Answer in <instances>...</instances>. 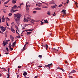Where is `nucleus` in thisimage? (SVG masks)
<instances>
[{
    "instance_id": "ddd939ff",
    "label": "nucleus",
    "mask_w": 78,
    "mask_h": 78,
    "mask_svg": "<svg viewBox=\"0 0 78 78\" xmlns=\"http://www.w3.org/2000/svg\"><path fill=\"white\" fill-rule=\"evenodd\" d=\"M28 19H27V18H24L23 21L24 22H28Z\"/></svg>"
},
{
    "instance_id": "f3484780",
    "label": "nucleus",
    "mask_w": 78,
    "mask_h": 78,
    "mask_svg": "<svg viewBox=\"0 0 78 78\" xmlns=\"http://www.w3.org/2000/svg\"><path fill=\"white\" fill-rule=\"evenodd\" d=\"M10 12L11 13H13V12H14V10L13 9H11L10 10Z\"/></svg>"
},
{
    "instance_id": "c03bdc74",
    "label": "nucleus",
    "mask_w": 78,
    "mask_h": 78,
    "mask_svg": "<svg viewBox=\"0 0 78 78\" xmlns=\"http://www.w3.org/2000/svg\"><path fill=\"white\" fill-rule=\"evenodd\" d=\"M68 77H69V78H72V77L70 76H69Z\"/></svg>"
},
{
    "instance_id": "a878e982",
    "label": "nucleus",
    "mask_w": 78,
    "mask_h": 78,
    "mask_svg": "<svg viewBox=\"0 0 78 78\" xmlns=\"http://www.w3.org/2000/svg\"><path fill=\"white\" fill-rule=\"evenodd\" d=\"M47 14H48V15H50L51 14L50 12H47Z\"/></svg>"
},
{
    "instance_id": "f704fd0d",
    "label": "nucleus",
    "mask_w": 78,
    "mask_h": 78,
    "mask_svg": "<svg viewBox=\"0 0 78 78\" xmlns=\"http://www.w3.org/2000/svg\"><path fill=\"white\" fill-rule=\"evenodd\" d=\"M6 28L7 29H8V30H11V28H9L8 27H6Z\"/></svg>"
},
{
    "instance_id": "aec40b11",
    "label": "nucleus",
    "mask_w": 78,
    "mask_h": 78,
    "mask_svg": "<svg viewBox=\"0 0 78 78\" xmlns=\"http://www.w3.org/2000/svg\"><path fill=\"white\" fill-rule=\"evenodd\" d=\"M34 9H36V10H40L41 9V8H36Z\"/></svg>"
},
{
    "instance_id": "338daca9",
    "label": "nucleus",
    "mask_w": 78,
    "mask_h": 78,
    "mask_svg": "<svg viewBox=\"0 0 78 78\" xmlns=\"http://www.w3.org/2000/svg\"><path fill=\"white\" fill-rule=\"evenodd\" d=\"M21 7V6L20 5L18 6V8H20Z\"/></svg>"
},
{
    "instance_id": "a211bd4d",
    "label": "nucleus",
    "mask_w": 78,
    "mask_h": 78,
    "mask_svg": "<svg viewBox=\"0 0 78 78\" xmlns=\"http://www.w3.org/2000/svg\"><path fill=\"white\" fill-rule=\"evenodd\" d=\"M10 38L11 39H12V40H14V38L12 37V36L10 35Z\"/></svg>"
},
{
    "instance_id": "20e7f679",
    "label": "nucleus",
    "mask_w": 78,
    "mask_h": 78,
    "mask_svg": "<svg viewBox=\"0 0 78 78\" xmlns=\"http://www.w3.org/2000/svg\"><path fill=\"white\" fill-rule=\"evenodd\" d=\"M10 30L11 31H12L13 32V33H16V31L14 29V27H11Z\"/></svg>"
},
{
    "instance_id": "f257e3e1",
    "label": "nucleus",
    "mask_w": 78,
    "mask_h": 78,
    "mask_svg": "<svg viewBox=\"0 0 78 78\" xmlns=\"http://www.w3.org/2000/svg\"><path fill=\"white\" fill-rule=\"evenodd\" d=\"M14 18L16 23L18 24V26H19V25H20V18L22 17V14L18 13L16 14H14Z\"/></svg>"
},
{
    "instance_id": "e2e57ef3",
    "label": "nucleus",
    "mask_w": 78,
    "mask_h": 78,
    "mask_svg": "<svg viewBox=\"0 0 78 78\" xmlns=\"http://www.w3.org/2000/svg\"><path fill=\"white\" fill-rule=\"evenodd\" d=\"M38 67H42V66H39Z\"/></svg>"
},
{
    "instance_id": "bf43d9fd",
    "label": "nucleus",
    "mask_w": 78,
    "mask_h": 78,
    "mask_svg": "<svg viewBox=\"0 0 78 78\" xmlns=\"http://www.w3.org/2000/svg\"><path fill=\"white\" fill-rule=\"evenodd\" d=\"M5 43H6V44H8V41H6L5 42Z\"/></svg>"
},
{
    "instance_id": "6e6552de",
    "label": "nucleus",
    "mask_w": 78,
    "mask_h": 78,
    "mask_svg": "<svg viewBox=\"0 0 78 78\" xmlns=\"http://www.w3.org/2000/svg\"><path fill=\"white\" fill-rule=\"evenodd\" d=\"M27 46V44L26 43L25 44L23 49L21 50V51H24V50H25V47Z\"/></svg>"
},
{
    "instance_id": "603ef678",
    "label": "nucleus",
    "mask_w": 78,
    "mask_h": 78,
    "mask_svg": "<svg viewBox=\"0 0 78 78\" xmlns=\"http://www.w3.org/2000/svg\"><path fill=\"white\" fill-rule=\"evenodd\" d=\"M58 69H59L60 70H61V68H60V67H58L57 68Z\"/></svg>"
},
{
    "instance_id": "09e8293b",
    "label": "nucleus",
    "mask_w": 78,
    "mask_h": 78,
    "mask_svg": "<svg viewBox=\"0 0 78 78\" xmlns=\"http://www.w3.org/2000/svg\"><path fill=\"white\" fill-rule=\"evenodd\" d=\"M61 70H62V71L63 72H64V69H63L61 68Z\"/></svg>"
},
{
    "instance_id": "3c124183",
    "label": "nucleus",
    "mask_w": 78,
    "mask_h": 78,
    "mask_svg": "<svg viewBox=\"0 0 78 78\" xmlns=\"http://www.w3.org/2000/svg\"><path fill=\"white\" fill-rule=\"evenodd\" d=\"M17 78H19V75H17V73H16Z\"/></svg>"
},
{
    "instance_id": "774afa93",
    "label": "nucleus",
    "mask_w": 78,
    "mask_h": 78,
    "mask_svg": "<svg viewBox=\"0 0 78 78\" xmlns=\"http://www.w3.org/2000/svg\"><path fill=\"white\" fill-rule=\"evenodd\" d=\"M65 63L66 64H67V63H68V62H67V61H66L65 62Z\"/></svg>"
},
{
    "instance_id": "79ce46f5",
    "label": "nucleus",
    "mask_w": 78,
    "mask_h": 78,
    "mask_svg": "<svg viewBox=\"0 0 78 78\" xmlns=\"http://www.w3.org/2000/svg\"><path fill=\"white\" fill-rule=\"evenodd\" d=\"M76 8H78V5H76Z\"/></svg>"
},
{
    "instance_id": "0e129e2a",
    "label": "nucleus",
    "mask_w": 78,
    "mask_h": 78,
    "mask_svg": "<svg viewBox=\"0 0 78 78\" xmlns=\"http://www.w3.org/2000/svg\"><path fill=\"white\" fill-rule=\"evenodd\" d=\"M9 1H10V0H9L7 1L6 2H7V3H8V2H9Z\"/></svg>"
},
{
    "instance_id": "ea45409f",
    "label": "nucleus",
    "mask_w": 78,
    "mask_h": 78,
    "mask_svg": "<svg viewBox=\"0 0 78 78\" xmlns=\"http://www.w3.org/2000/svg\"><path fill=\"white\" fill-rule=\"evenodd\" d=\"M25 28V26H24V27H23L22 30H24Z\"/></svg>"
},
{
    "instance_id": "4d7b16f0",
    "label": "nucleus",
    "mask_w": 78,
    "mask_h": 78,
    "mask_svg": "<svg viewBox=\"0 0 78 78\" xmlns=\"http://www.w3.org/2000/svg\"><path fill=\"white\" fill-rule=\"evenodd\" d=\"M41 3H44V4H46V2H41Z\"/></svg>"
},
{
    "instance_id": "2f4dec72",
    "label": "nucleus",
    "mask_w": 78,
    "mask_h": 78,
    "mask_svg": "<svg viewBox=\"0 0 78 78\" xmlns=\"http://www.w3.org/2000/svg\"><path fill=\"white\" fill-rule=\"evenodd\" d=\"M36 12H37V11H34L33 12V14H36Z\"/></svg>"
},
{
    "instance_id": "cd10ccee",
    "label": "nucleus",
    "mask_w": 78,
    "mask_h": 78,
    "mask_svg": "<svg viewBox=\"0 0 78 78\" xmlns=\"http://www.w3.org/2000/svg\"><path fill=\"white\" fill-rule=\"evenodd\" d=\"M11 43H10L9 45V48L11 49Z\"/></svg>"
},
{
    "instance_id": "f03ea898",
    "label": "nucleus",
    "mask_w": 78,
    "mask_h": 78,
    "mask_svg": "<svg viewBox=\"0 0 78 78\" xmlns=\"http://www.w3.org/2000/svg\"><path fill=\"white\" fill-rule=\"evenodd\" d=\"M27 19L28 20H29V21H32V22H39V21H36L30 18V17H27Z\"/></svg>"
},
{
    "instance_id": "4c0bfd02",
    "label": "nucleus",
    "mask_w": 78,
    "mask_h": 78,
    "mask_svg": "<svg viewBox=\"0 0 78 78\" xmlns=\"http://www.w3.org/2000/svg\"><path fill=\"white\" fill-rule=\"evenodd\" d=\"M38 57L39 58H41V57H42V55H39V56H38Z\"/></svg>"
},
{
    "instance_id": "bb28decb",
    "label": "nucleus",
    "mask_w": 78,
    "mask_h": 78,
    "mask_svg": "<svg viewBox=\"0 0 78 78\" xmlns=\"http://www.w3.org/2000/svg\"><path fill=\"white\" fill-rule=\"evenodd\" d=\"M55 1H52V2H51L50 3V4H55Z\"/></svg>"
},
{
    "instance_id": "5fc2aeb1",
    "label": "nucleus",
    "mask_w": 78,
    "mask_h": 78,
    "mask_svg": "<svg viewBox=\"0 0 78 78\" xmlns=\"http://www.w3.org/2000/svg\"><path fill=\"white\" fill-rule=\"evenodd\" d=\"M9 53L7 52V53H5V54H6V55H8V54H9Z\"/></svg>"
},
{
    "instance_id": "c756f323",
    "label": "nucleus",
    "mask_w": 78,
    "mask_h": 78,
    "mask_svg": "<svg viewBox=\"0 0 78 78\" xmlns=\"http://www.w3.org/2000/svg\"><path fill=\"white\" fill-rule=\"evenodd\" d=\"M6 48L7 51H9V49H8V48H7V47H6V48Z\"/></svg>"
},
{
    "instance_id": "864d4df0",
    "label": "nucleus",
    "mask_w": 78,
    "mask_h": 78,
    "mask_svg": "<svg viewBox=\"0 0 78 78\" xmlns=\"http://www.w3.org/2000/svg\"><path fill=\"white\" fill-rule=\"evenodd\" d=\"M38 76H36L34 78H37Z\"/></svg>"
},
{
    "instance_id": "1a4fd4ad",
    "label": "nucleus",
    "mask_w": 78,
    "mask_h": 78,
    "mask_svg": "<svg viewBox=\"0 0 78 78\" xmlns=\"http://www.w3.org/2000/svg\"><path fill=\"white\" fill-rule=\"evenodd\" d=\"M33 29H30L26 30L25 31L26 32H27L28 31H33Z\"/></svg>"
},
{
    "instance_id": "5701e85b",
    "label": "nucleus",
    "mask_w": 78,
    "mask_h": 78,
    "mask_svg": "<svg viewBox=\"0 0 78 78\" xmlns=\"http://www.w3.org/2000/svg\"><path fill=\"white\" fill-rule=\"evenodd\" d=\"M44 22L46 23H48V21H47V20H44Z\"/></svg>"
},
{
    "instance_id": "412c9836",
    "label": "nucleus",
    "mask_w": 78,
    "mask_h": 78,
    "mask_svg": "<svg viewBox=\"0 0 78 78\" xmlns=\"http://www.w3.org/2000/svg\"><path fill=\"white\" fill-rule=\"evenodd\" d=\"M31 32H28L27 33V35H28L30 34H31Z\"/></svg>"
},
{
    "instance_id": "0eeeda50",
    "label": "nucleus",
    "mask_w": 78,
    "mask_h": 78,
    "mask_svg": "<svg viewBox=\"0 0 78 78\" xmlns=\"http://www.w3.org/2000/svg\"><path fill=\"white\" fill-rule=\"evenodd\" d=\"M66 10L63 9L62 11L61 12H63V14L66 15Z\"/></svg>"
},
{
    "instance_id": "680f3d73",
    "label": "nucleus",
    "mask_w": 78,
    "mask_h": 78,
    "mask_svg": "<svg viewBox=\"0 0 78 78\" xmlns=\"http://www.w3.org/2000/svg\"><path fill=\"white\" fill-rule=\"evenodd\" d=\"M17 30H18V31H19V29H18V27H17L16 28Z\"/></svg>"
},
{
    "instance_id": "6ab92c4d",
    "label": "nucleus",
    "mask_w": 78,
    "mask_h": 78,
    "mask_svg": "<svg viewBox=\"0 0 78 78\" xmlns=\"http://www.w3.org/2000/svg\"><path fill=\"white\" fill-rule=\"evenodd\" d=\"M15 46H16V42H14L12 43V47H15Z\"/></svg>"
},
{
    "instance_id": "13d9d810",
    "label": "nucleus",
    "mask_w": 78,
    "mask_h": 78,
    "mask_svg": "<svg viewBox=\"0 0 78 78\" xmlns=\"http://www.w3.org/2000/svg\"><path fill=\"white\" fill-rule=\"evenodd\" d=\"M45 5H47V6H48V3H46Z\"/></svg>"
},
{
    "instance_id": "f8f14e48",
    "label": "nucleus",
    "mask_w": 78,
    "mask_h": 78,
    "mask_svg": "<svg viewBox=\"0 0 78 78\" xmlns=\"http://www.w3.org/2000/svg\"><path fill=\"white\" fill-rule=\"evenodd\" d=\"M12 2L13 4H14L16 3L17 0H12Z\"/></svg>"
},
{
    "instance_id": "2eb2a0df",
    "label": "nucleus",
    "mask_w": 78,
    "mask_h": 78,
    "mask_svg": "<svg viewBox=\"0 0 78 78\" xmlns=\"http://www.w3.org/2000/svg\"><path fill=\"white\" fill-rule=\"evenodd\" d=\"M5 19L4 17H2V22H5Z\"/></svg>"
},
{
    "instance_id": "a19ab883",
    "label": "nucleus",
    "mask_w": 78,
    "mask_h": 78,
    "mask_svg": "<svg viewBox=\"0 0 78 78\" xmlns=\"http://www.w3.org/2000/svg\"><path fill=\"white\" fill-rule=\"evenodd\" d=\"M14 12H16V11H18L19 10H14Z\"/></svg>"
},
{
    "instance_id": "dca6fc26",
    "label": "nucleus",
    "mask_w": 78,
    "mask_h": 78,
    "mask_svg": "<svg viewBox=\"0 0 78 78\" xmlns=\"http://www.w3.org/2000/svg\"><path fill=\"white\" fill-rule=\"evenodd\" d=\"M23 75L24 76H26L28 75V73H27L25 72L23 74Z\"/></svg>"
},
{
    "instance_id": "49530a36",
    "label": "nucleus",
    "mask_w": 78,
    "mask_h": 78,
    "mask_svg": "<svg viewBox=\"0 0 78 78\" xmlns=\"http://www.w3.org/2000/svg\"><path fill=\"white\" fill-rule=\"evenodd\" d=\"M16 37H17V38H20V35L17 36Z\"/></svg>"
},
{
    "instance_id": "9d476101",
    "label": "nucleus",
    "mask_w": 78,
    "mask_h": 78,
    "mask_svg": "<svg viewBox=\"0 0 78 78\" xmlns=\"http://www.w3.org/2000/svg\"><path fill=\"white\" fill-rule=\"evenodd\" d=\"M57 6V5H56V4H55V5L51 6V8H56Z\"/></svg>"
},
{
    "instance_id": "69168bd1",
    "label": "nucleus",
    "mask_w": 78,
    "mask_h": 78,
    "mask_svg": "<svg viewBox=\"0 0 78 78\" xmlns=\"http://www.w3.org/2000/svg\"><path fill=\"white\" fill-rule=\"evenodd\" d=\"M9 1H10V0H9L7 1L6 2H7V3H8V2H9Z\"/></svg>"
},
{
    "instance_id": "423d86ee",
    "label": "nucleus",
    "mask_w": 78,
    "mask_h": 78,
    "mask_svg": "<svg viewBox=\"0 0 78 78\" xmlns=\"http://www.w3.org/2000/svg\"><path fill=\"white\" fill-rule=\"evenodd\" d=\"M12 9H17L18 7L17 6V5H15L13 7H12Z\"/></svg>"
},
{
    "instance_id": "7ed1b4c3",
    "label": "nucleus",
    "mask_w": 78,
    "mask_h": 78,
    "mask_svg": "<svg viewBox=\"0 0 78 78\" xmlns=\"http://www.w3.org/2000/svg\"><path fill=\"white\" fill-rule=\"evenodd\" d=\"M0 27V28H1V30L3 32H4L5 30H6V28L3 27L1 26Z\"/></svg>"
},
{
    "instance_id": "4468645a",
    "label": "nucleus",
    "mask_w": 78,
    "mask_h": 78,
    "mask_svg": "<svg viewBox=\"0 0 78 78\" xmlns=\"http://www.w3.org/2000/svg\"><path fill=\"white\" fill-rule=\"evenodd\" d=\"M9 69H9V68L8 69V72H9V74H7V76H8L7 78H9Z\"/></svg>"
},
{
    "instance_id": "e433bc0d",
    "label": "nucleus",
    "mask_w": 78,
    "mask_h": 78,
    "mask_svg": "<svg viewBox=\"0 0 78 78\" xmlns=\"http://www.w3.org/2000/svg\"><path fill=\"white\" fill-rule=\"evenodd\" d=\"M18 68L19 69H20V68H21V66H18Z\"/></svg>"
},
{
    "instance_id": "de8ad7c7",
    "label": "nucleus",
    "mask_w": 78,
    "mask_h": 78,
    "mask_svg": "<svg viewBox=\"0 0 78 78\" xmlns=\"http://www.w3.org/2000/svg\"><path fill=\"white\" fill-rule=\"evenodd\" d=\"M6 25H7L8 24V20H7L6 21Z\"/></svg>"
},
{
    "instance_id": "a18cd8bd",
    "label": "nucleus",
    "mask_w": 78,
    "mask_h": 78,
    "mask_svg": "<svg viewBox=\"0 0 78 78\" xmlns=\"http://www.w3.org/2000/svg\"><path fill=\"white\" fill-rule=\"evenodd\" d=\"M69 0H67V2H66V3H69Z\"/></svg>"
},
{
    "instance_id": "473e14b6",
    "label": "nucleus",
    "mask_w": 78,
    "mask_h": 78,
    "mask_svg": "<svg viewBox=\"0 0 78 78\" xmlns=\"http://www.w3.org/2000/svg\"><path fill=\"white\" fill-rule=\"evenodd\" d=\"M53 16H56V14H55V12H54V14H53Z\"/></svg>"
},
{
    "instance_id": "37998d69",
    "label": "nucleus",
    "mask_w": 78,
    "mask_h": 78,
    "mask_svg": "<svg viewBox=\"0 0 78 78\" xmlns=\"http://www.w3.org/2000/svg\"><path fill=\"white\" fill-rule=\"evenodd\" d=\"M16 34H19V33L17 32V30H16Z\"/></svg>"
},
{
    "instance_id": "b1692460",
    "label": "nucleus",
    "mask_w": 78,
    "mask_h": 78,
    "mask_svg": "<svg viewBox=\"0 0 78 78\" xmlns=\"http://www.w3.org/2000/svg\"><path fill=\"white\" fill-rule=\"evenodd\" d=\"M3 44H3V45L4 46H5V45H6V44L5 42L4 41H3Z\"/></svg>"
},
{
    "instance_id": "8fccbe9b",
    "label": "nucleus",
    "mask_w": 78,
    "mask_h": 78,
    "mask_svg": "<svg viewBox=\"0 0 78 78\" xmlns=\"http://www.w3.org/2000/svg\"><path fill=\"white\" fill-rule=\"evenodd\" d=\"M54 50H55V51H58V50L56 49H55V48H54Z\"/></svg>"
},
{
    "instance_id": "7c9ffc66",
    "label": "nucleus",
    "mask_w": 78,
    "mask_h": 78,
    "mask_svg": "<svg viewBox=\"0 0 78 78\" xmlns=\"http://www.w3.org/2000/svg\"><path fill=\"white\" fill-rule=\"evenodd\" d=\"M2 69H3V70H4V71H5V72L6 71V69H5V68H2Z\"/></svg>"
},
{
    "instance_id": "9b49d317",
    "label": "nucleus",
    "mask_w": 78,
    "mask_h": 78,
    "mask_svg": "<svg viewBox=\"0 0 78 78\" xmlns=\"http://www.w3.org/2000/svg\"><path fill=\"white\" fill-rule=\"evenodd\" d=\"M75 72H76V71H75V70H73L71 72H70L69 73V75H70V74L73 73H75Z\"/></svg>"
},
{
    "instance_id": "052dcab7",
    "label": "nucleus",
    "mask_w": 78,
    "mask_h": 78,
    "mask_svg": "<svg viewBox=\"0 0 78 78\" xmlns=\"http://www.w3.org/2000/svg\"><path fill=\"white\" fill-rule=\"evenodd\" d=\"M76 5H77V4H78V3L77 2H75Z\"/></svg>"
},
{
    "instance_id": "c9c22d12",
    "label": "nucleus",
    "mask_w": 78,
    "mask_h": 78,
    "mask_svg": "<svg viewBox=\"0 0 78 78\" xmlns=\"http://www.w3.org/2000/svg\"><path fill=\"white\" fill-rule=\"evenodd\" d=\"M45 47L47 48H48V45L47 44L46 45Z\"/></svg>"
},
{
    "instance_id": "c85d7f7f",
    "label": "nucleus",
    "mask_w": 78,
    "mask_h": 78,
    "mask_svg": "<svg viewBox=\"0 0 78 78\" xmlns=\"http://www.w3.org/2000/svg\"><path fill=\"white\" fill-rule=\"evenodd\" d=\"M12 13H10L9 14V16L10 17H11V16H12Z\"/></svg>"
},
{
    "instance_id": "39448f33",
    "label": "nucleus",
    "mask_w": 78,
    "mask_h": 78,
    "mask_svg": "<svg viewBox=\"0 0 78 78\" xmlns=\"http://www.w3.org/2000/svg\"><path fill=\"white\" fill-rule=\"evenodd\" d=\"M53 64L52 63H51L50 64H48L46 65L45 66V67H48V68H49V69H50V66H51V65H52Z\"/></svg>"
},
{
    "instance_id": "4be33fe9",
    "label": "nucleus",
    "mask_w": 78,
    "mask_h": 78,
    "mask_svg": "<svg viewBox=\"0 0 78 78\" xmlns=\"http://www.w3.org/2000/svg\"><path fill=\"white\" fill-rule=\"evenodd\" d=\"M11 25L12 26H13L14 25H15V23H14V22H12L11 23Z\"/></svg>"
},
{
    "instance_id": "58836bf2",
    "label": "nucleus",
    "mask_w": 78,
    "mask_h": 78,
    "mask_svg": "<svg viewBox=\"0 0 78 78\" xmlns=\"http://www.w3.org/2000/svg\"><path fill=\"white\" fill-rule=\"evenodd\" d=\"M13 48H10V50H11V51H12V50H13Z\"/></svg>"
},
{
    "instance_id": "393cba45",
    "label": "nucleus",
    "mask_w": 78,
    "mask_h": 78,
    "mask_svg": "<svg viewBox=\"0 0 78 78\" xmlns=\"http://www.w3.org/2000/svg\"><path fill=\"white\" fill-rule=\"evenodd\" d=\"M42 7L43 8H48L47 6L44 5Z\"/></svg>"
},
{
    "instance_id": "6e6d98bb",
    "label": "nucleus",
    "mask_w": 78,
    "mask_h": 78,
    "mask_svg": "<svg viewBox=\"0 0 78 78\" xmlns=\"http://www.w3.org/2000/svg\"><path fill=\"white\" fill-rule=\"evenodd\" d=\"M7 2H4V4H5V5H6V4H7Z\"/></svg>"
},
{
    "instance_id": "72a5a7b5",
    "label": "nucleus",
    "mask_w": 78,
    "mask_h": 78,
    "mask_svg": "<svg viewBox=\"0 0 78 78\" xmlns=\"http://www.w3.org/2000/svg\"><path fill=\"white\" fill-rule=\"evenodd\" d=\"M41 25H44V23H43V22L42 21H41Z\"/></svg>"
}]
</instances>
